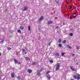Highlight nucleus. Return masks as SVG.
Wrapping results in <instances>:
<instances>
[{"label": "nucleus", "instance_id": "1", "mask_svg": "<svg viewBox=\"0 0 80 80\" xmlns=\"http://www.w3.org/2000/svg\"><path fill=\"white\" fill-rule=\"evenodd\" d=\"M60 63H59L58 64H57L56 65V71H57L58 70L60 69Z\"/></svg>", "mask_w": 80, "mask_h": 80}, {"label": "nucleus", "instance_id": "2", "mask_svg": "<svg viewBox=\"0 0 80 80\" xmlns=\"http://www.w3.org/2000/svg\"><path fill=\"white\" fill-rule=\"evenodd\" d=\"M70 68L72 70V71H76V70H77V69H76V68H73L72 66H70Z\"/></svg>", "mask_w": 80, "mask_h": 80}, {"label": "nucleus", "instance_id": "3", "mask_svg": "<svg viewBox=\"0 0 80 80\" xmlns=\"http://www.w3.org/2000/svg\"><path fill=\"white\" fill-rule=\"evenodd\" d=\"M27 72L29 73H31L32 72V70L30 69H28L27 70Z\"/></svg>", "mask_w": 80, "mask_h": 80}, {"label": "nucleus", "instance_id": "4", "mask_svg": "<svg viewBox=\"0 0 80 80\" xmlns=\"http://www.w3.org/2000/svg\"><path fill=\"white\" fill-rule=\"evenodd\" d=\"M76 75H77L78 77L77 78V80H80V75L78 74V73H77L76 74Z\"/></svg>", "mask_w": 80, "mask_h": 80}, {"label": "nucleus", "instance_id": "5", "mask_svg": "<svg viewBox=\"0 0 80 80\" xmlns=\"http://www.w3.org/2000/svg\"><path fill=\"white\" fill-rule=\"evenodd\" d=\"M43 19V17L42 16L41 18H40V19L39 20V22H40L41 21H42V20Z\"/></svg>", "mask_w": 80, "mask_h": 80}, {"label": "nucleus", "instance_id": "6", "mask_svg": "<svg viewBox=\"0 0 80 80\" xmlns=\"http://www.w3.org/2000/svg\"><path fill=\"white\" fill-rule=\"evenodd\" d=\"M53 23V22L52 21H49L48 22V25H50V24H52Z\"/></svg>", "mask_w": 80, "mask_h": 80}, {"label": "nucleus", "instance_id": "7", "mask_svg": "<svg viewBox=\"0 0 80 80\" xmlns=\"http://www.w3.org/2000/svg\"><path fill=\"white\" fill-rule=\"evenodd\" d=\"M37 74L38 76H40V72L38 70V71Z\"/></svg>", "mask_w": 80, "mask_h": 80}, {"label": "nucleus", "instance_id": "8", "mask_svg": "<svg viewBox=\"0 0 80 80\" xmlns=\"http://www.w3.org/2000/svg\"><path fill=\"white\" fill-rule=\"evenodd\" d=\"M25 59L26 60H30V58L28 57H26L25 58Z\"/></svg>", "mask_w": 80, "mask_h": 80}, {"label": "nucleus", "instance_id": "9", "mask_svg": "<svg viewBox=\"0 0 80 80\" xmlns=\"http://www.w3.org/2000/svg\"><path fill=\"white\" fill-rule=\"evenodd\" d=\"M27 7H24V8L23 9V11H27Z\"/></svg>", "mask_w": 80, "mask_h": 80}, {"label": "nucleus", "instance_id": "10", "mask_svg": "<svg viewBox=\"0 0 80 80\" xmlns=\"http://www.w3.org/2000/svg\"><path fill=\"white\" fill-rule=\"evenodd\" d=\"M47 77L48 78V80H50L51 78L50 77V75H48L47 76Z\"/></svg>", "mask_w": 80, "mask_h": 80}, {"label": "nucleus", "instance_id": "11", "mask_svg": "<svg viewBox=\"0 0 80 80\" xmlns=\"http://www.w3.org/2000/svg\"><path fill=\"white\" fill-rule=\"evenodd\" d=\"M11 77L12 78H13L15 77V74L13 73H12L11 74Z\"/></svg>", "mask_w": 80, "mask_h": 80}, {"label": "nucleus", "instance_id": "12", "mask_svg": "<svg viewBox=\"0 0 80 80\" xmlns=\"http://www.w3.org/2000/svg\"><path fill=\"white\" fill-rule=\"evenodd\" d=\"M14 62H15V64H16L18 63V61L15 59H14Z\"/></svg>", "mask_w": 80, "mask_h": 80}, {"label": "nucleus", "instance_id": "13", "mask_svg": "<svg viewBox=\"0 0 80 80\" xmlns=\"http://www.w3.org/2000/svg\"><path fill=\"white\" fill-rule=\"evenodd\" d=\"M20 28L21 30H23L24 29V27L23 26H21Z\"/></svg>", "mask_w": 80, "mask_h": 80}, {"label": "nucleus", "instance_id": "14", "mask_svg": "<svg viewBox=\"0 0 80 80\" xmlns=\"http://www.w3.org/2000/svg\"><path fill=\"white\" fill-rule=\"evenodd\" d=\"M54 55L55 56H59V54L58 53H56L55 54H54Z\"/></svg>", "mask_w": 80, "mask_h": 80}, {"label": "nucleus", "instance_id": "15", "mask_svg": "<svg viewBox=\"0 0 80 80\" xmlns=\"http://www.w3.org/2000/svg\"><path fill=\"white\" fill-rule=\"evenodd\" d=\"M67 47H68V48H69L70 49H71V48H72V47L69 46V45H68Z\"/></svg>", "mask_w": 80, "mask_h": 80}, {"label": "nucleus", "instance_id": "16", "mask_svg": "<svg viewBox=\"0 0 80 80\" xmlns=\"http://www.w3.org/2000/svg\"><path fill=\"white\" fill-rule=\"evenodd\" d=\"M65 53V52H62L61 53V55L62 56V57H63V56L64 55V54Z\"/></svg>", "mask_w": 80, "mask_h": 80}, {"label": "nucleus", "instance_id": "17", "mask_svg": "<svg viewBox=\"0 0 80 80\" xmlns=\"http://www.w3.org/2000/svg\"><path fill=\"white\" fill-rule=\"evenodd\" d=\"M36 64H37V62H34L32 63V65H36Z\"/></svg>", "mask_w": 80, "mask_h": 80}, {"label": "nucleus", "instance_id": "18", "mask_svg": "<svg viewBox=\"0 0 80 80\" xmlns=\"http://www.w3.org/2000/svg\"><path fill=\"white\" fill-rule=\"evenodd\" d=\"M43 70V68H41L40 70H38L39 71V72H42V70Z\"/></svg>", "mask_w": 80, "mask_h": 80}, {"label": "nucleus", "instance_id": "19", "mask_svg": "<svg viewBox=\"0 0 80 80\" xmlns=\"http://www.w3.org/2000/svg\"><path fill=\"white\" fill-rule=\"evenodd\" d=\"M66 42H67V41L66 40H64L62 41V43H66Z\"/></svg>", "mask_w": 80, "mask_h": 80}, {"label": "nucleus", "instance_id": "20", "mask_svg": "<svg viewBox=\"0 0 80 80\" xmlns=\"http://www.w3.org/2000/svg\"><path fill=\"white\" fill-rule=\"evenodd\" d=\"M7 49L9 51V50H11L12 48L10 47H8V48H7Z\"/></svg>", "mask_w": 80, "mask_h": 80}, {"label": "nucleus", "instance_id": "21", "mask_svg": "<svg viewBox=\"0 0 80 80\" xmlns=\"http://www.w3.org/2000/svg\"><path fill=\"white\" fill-rule=\"evenodd\" d=\"M4 41H5L4 39L2 40L0 42V43H3V42H4Z\"/></svg>", "mask_w": 80, "mask_h": 80}, {"label": "nucleus", "instance_id": "22", "mask_svg": "<svg viewBox=\"0 0 80 80\" xmlns=\"http://www.w3.org/2000/svg\"><path fill=\"white\" fill-rule=\"evenodd\" d=\"M49 62H50V63H52L53 62V61L52 60H49Z\"/></svg>", "mask_w": 80, "mask_h": 80}, {"label": "nucleus", "instance_id": "23", "mask_svg": "<svg viewBox=\"0 0 80 80\" xmlns=\"http://www.w3.org/2000/svg\"><path fill=\"white\" fill-rule=\"evenodd\" d=\"M28 29L29 31H30V26H29L28 27Z\"/></svg>", "mask_w": 80, "mask_h": 80}, {"label": "nucleus", "instance_id": "24", "mask_svg": "<svg viewBox=\"0 0 80 80\" xmlns=\"http://www.w3.org/2000/svg\"><path fill=\"white\" fill-rule=\"evenodd\" d=\"M58 46L59 47H62V44L59 43L58 45Z\"/></svg>", "mask_w": 80, "mask_h": 80}, {"label": "nucleus", "instance_id": "25", "mask_svg": "<svg viewBox=\"0 0 80 80\" xmlns=\"http://www.w3.org/2000/svg\"><path fill=\"white\" fill-rule=\"evenodd\" d=\"M17 63L18 65H20V64H21V62H18Z\"/></svg>", "mask_w": 80, "mask_h": 80}, {"label": "nucleus", "instance_id": "26", "mask_svg": "<svg viewBox=\"0 0 80 80\" xmlns=\"http://www.w3.org/2000/svg\"><path fill=\"white\" fill-rule=\"evenodd\" d=\"M18 33H21V31H20V30H18Z\"/></svg>", "mask_w": 80, "mask_h": 80}, {"label": "nucleus", "instance_id": "27", "mask_svg": "<svg viewBox=\"0 0 80 80\" xmlns=\"http://www.w3.org/2000/svg\"><path fill=\"white\" fill-rule=\"evenodd\" d=\"M74 78H75V79H77V76H74Z\"/></svg>", "mask_w": 80, "mask_h": 80}, {"label": "nucleus", "instance_id": "28", "mask_svg": "<svg viewBox=\"0 0 80 80\" xmlns=\"http://www.w3.org/2000/svg\"><path fill=\"white\" fill-rule=\"evenodd\" d=\"M58 42L59 43H61V42H62V40L61 39H59L58 40Z\"/></svg>", "mask_w": 80, "mask_h": 80}, {"label": "nucleus", "instance_id": "29", "mask_svg": "<svg viewBox=\"0 0 80 80\" xmlns=\"http://www.w3.org/2000/svg\"><path fill=\"white\" fill-rule=\"evenodd\" d=\"M22 52H25V50L24 49H22Z\"/></svg>", "mask_w": 80, "mask_h": 80}, {"label": "nucleus", "instance_id": "30", "mask_svg": "<svg viewBox=\"0 0 80 80\" xmlns=\"http://www.w3.org/2000/svg\"><path fill=\"white\" fill-rule=\"evenodd\" d=\"M70 36H73V33H70Z\"/></svg>", "mask_w": 80, "mask_h": 80}, {"label": "nucleus", "instance_id": "31", "mask_svg": "<svg viewBox=\"0 0 80 80\" xmlns=\"http://www.w3.org/2000/svg\"><path fill=\"white\" fill-rule=\"evenodd\" d=\"M17 78L18 79L20 80V77L18 76L17 77Z\"/></svg>", "mask_w": 80, "mask_h": 80}, {"label": "nucleus", "instance_id": "32", "mask_svg": "<svg viewBox=\"0 0 80 80\" xmlns=\"http://www.w3.org/2000/svg\"><path fill=\"white\" fill-rule=\"evenodd\" d=\"M55 2L57 3H58V1H57V0H56Z\"/></svg>", "mask_w": 80, "mask_h": 80}, {"label": "nucleus", "instance_id": "33", "mask_svg": "<svg viewBox=\"0 0 80 80\" xmlns=\"http://www.w3.org/2000/svg\"><path fill=\"white\" fill-rule=\"evenodd\" d=\"M79 47L78 46L77 47V50H78V49H79Z\"/></svg>", "mask_w": 80, "mask_h": 80}, {"label": "nucleus", "instance_id": "34", "mask_svg": "<svg viewBox=\"0 0 80 80\" xmlns=\"http://www.w3.org/2000/svg\"><path fill=\"white\" fill-rule=\"evenodd\" d=\"M51 43H52V41L50 42L49 43V46H50V44H51Z\"/></svg>", "mask_w": 80, "mask_h": 80}, {"label": "nucleus", "instance_id": "35", "mask_svg": "<svg viewBox=\"0 0 80 80\" xmlns=\"http://www.w3.org/2000/svg\"><path fill=\"white\" fill-rule=\"evenodd\" d=\"M49 73V71H48L47 73H46V74H48V73Z\"/></svg>", "mask_w": 80, "mask_h": 80}, {"label": "nucleus", "instance_id": "36", "mask_svg": "<svg viewBox=\"0 0 80 80\" xmlns=\"http://www.w3.org/2000/svg\"><path fill=\"white\" fill-rule=\"evenodd\" d=\"M70 9H72V7L70 6Z\"/></svg>", "mask_w": 80, "mask_h": 80}, {"label": "nucleus", "instance_id": "37", "mask_svg": "<svg viewBox=\"0 0 80 80\" xmlns=\"http://www.w3.org/2000/svg\"><path fill=\"white\" fill-rule=\"evenodd\" d=\"M59 28V27H58V26L56 27V28Z\"/></svg>", "mask_w": 80, "mask_h": 80}, {"label": "nucleus", "instance_id": "38", "mask_svg": "<svg viewBox=\"0 0 80 80\" xmlns=\"http://www.w3.org/2000/svg\"><path fill=\"white\" fill-rule=\"evenodd\" d=\"M72 56H74V55H75V54H72Z\"/></svg>", "mask_w": 80, "mask_h": 80}, {"label": "nucleus", "instance_id": "39", "mask_svg": "<svg viewBox=\"0 0 80 80\" xmlns=\"http://www.w3.org/2000/svg\"><path fill=\"white\" fill-rule=\"evenodd\" d=\"M76 65H78V62H77V63H76Z\"/></svg>", "mask_w": 80, "mask_h": 80}, {"label": "nucleus", "instance_id": "40", "mask_svg": "<svg viewBox=\"0 0 80 80\" xmlns=\"http://www.w3.org/2000/svg\"><path fill=\"white\" fill-rule=\"evenodd\" d=\"M1 55H2V53H1V52H0V56H1Z\"/></svg>", "mask_w": 80, "mask_h": 80}, {"label": "nucleus", "instance_id": "41", "mask_svg": "<svg viewBox=\"0 0 80 80\" xmlns=\"http://www.w3.org/2000/svg\"><path fill=\"white\" fill-rule=\"evenodd\" d=\"M74 18H76V16H74Z\"/></svg>", "mask_w": 80, "mask_h": 80}, {"label": "nucleus", "instance_id": "42", "mask_svg": "<svg viewBox=\"0 0 80 80\" xmlns=\"http://www.w3.org/2000/svg\"><path fill=\"white\" fill-rule=\"evenodd\" d=\"M74 14H75V15H76V14H77V13H76V12H75Z\"/></svg>", "mask_w": 80, "mask_h": 80}, {"label": "nucleus", "instance_id": "43", "mask_svg": "<svg viewBox=\"0 0 80 80\" xmlns=\"http://www.w3.org/2000/svg\"><path fill=\"white\" fill-rule=\"evenodd\" d=\"M71 80H75V79H71Z\"/></svg>", "mask_w": 80, "mask_h": 80}, {"label": "nucleus", "instance_id": "44", "mask_svg": "<svg viewBox=\"0 0 80 80\" xmlns=\"http://www.w3.org/2000/svg\"><path fill=\"white\" fill-rule=\"evenodd\" d=\"M25 55H26V52H25Z\"/></svg>", "mask_w": 80, "mask_h": 80}, {"label": "nucleus", "instance_id": "45", "mask_svg": "<svg viewBox=\"0 0 80 80\" xmlns=\"http://www.w3.org/2000/svg\"><path fill=\"white\" fill-rule=\"evenodd\" d=\"M60 0H58V1H60Z\"/></svg>", "mask_w": 80, "mask_h": 80}, {"label": "nucleus", "instance_id": "46", "mask_svg": "<svg viewBox=\"0 0 80 80\" xmlns=\"http://www.w3.org/2000/svg\"><path fill=\"white\" fill-rule=\"evenodd\" d=\"M64 8H65V7H64Z\"/></svg>", "mask_w": 80, "mask_h": 80}, {"label": "nucleus", "instance_id": "47", "mask_svg": "<svg viewBox=\"0 0 80 80\" xmlns=\"http://www.w3.org/2000/svg\"><path fill=\"white\" fill-rule=\"evenodd\" d=\"M39 31H40V30H39Z\"/></svg>", "mask_w": 80, "mask_h": 80}, {"label": "nucleus", "instance_id": "48", "mask_svg": "<svg viewBox=\"0 0 80 80\" xmlns=\"http://www.w3.org/2000/svg\"><path fill=\"white\" fill-rule=\"evenodd\" d=\"M68 0V1H69L70 0Z\"/></svg>", "mask_w": 80, "mask_h": 80}]
</instances>
